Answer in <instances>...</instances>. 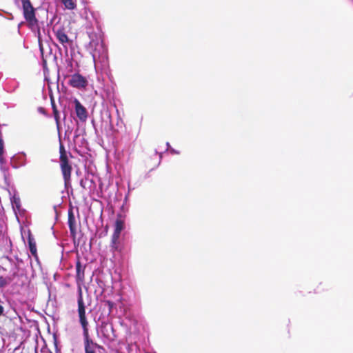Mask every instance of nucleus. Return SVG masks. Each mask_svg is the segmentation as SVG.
Segmentation results:
<instances>
[{
	"mask_svg": "<svg viewBox=\"0 0 353 353\" xmlns=\"http://www.w3.org/2000/svg\"><path fill=\"white\" fill-rule=\"evenodd\" d=\"M77 304L79 323L83 329L85 353H107L105 349L102 345L94 342L90 336L89 323L85 314V306L81 288L79 289Z\"/></svg>",
	"mask_w": 353,
	"mask_h": 353,
	"instance_id": "nucleus-1",
	"label": "nucleus"
},
{
	"mask_svg": "<svg viewBox=\"0 0 353 353\" xmlns=\"http://www.w3.org/2000/svg\"><path fill=\"white\" fill-rule=\"evenodd\" d=\"M59 163L60 169L62 173L64 184L65 187L70 185L72 168L67 155V152L64 145L61 143L59 145Z\"/></svg>",
	"mask_w": 353,
	"mask_h": 353,
	"instance_id": "nucleus-2",
	"label": "nucleus"
},
{
	"mask_svg": "<svg viewBox=\"0 0 353 353\" xmlns=\"http://www.w3.org/2000/svg\"><path fill=\"white\" fill-rule=\"evenodd\" d=\"M100 333L104 343H110L117 339V334L113 325L109 322H101L100 325Z\"/></svg>",
	"mask_w": 353,
	"mask_h": 353,
	"instance_id": "nucleus-3",
	"label": "nucleus"
},
{
	"mask_svg": "<svg viewBox=\"0 0 353 353\" xmlns=\"http://www.w3.org/2000/svg\"><path fill=\"white\" fill-rule=\"evenodd\" d=\"M23 14L26 21L31 26L38 24V20L35 16V9L30 0H21Z\"/></svg>",
	"mask_w": 353,
	"mask_h": 353,
	"instance_id": "nucleus-4",
	"label": "nucleus"
},
{
	"mask_svg": "<svg viewBox=\"0 0 353 353\" xmlns=\"http://www.w3.org/2000/svg\"><path fill=\"white\" fill-rule=\"evenodd\" d=\"M68 77L70 79L68 83L72 88L85 89L88 85V80L79 73H75Z\"/></svg>",
	"mask_w": 353,
	"mask_h": 353,
	"instance_id": "nucleus-5",
	"label": "nucleus"
},
{
	"mask_svg": "<svg viewBox=\"0 0 353 353\" xmlns=\"http://www.w3.org/2000/svg\"><path fill=\"white\" fill-rule=\"evenodd\" d=\"M57 39L62 44L65 45L69 42V38L66 34L65 28L63 26L58 28L54 27L52 29Z\"/></svg>",
	"mask_w": 353,
	"mask_h": 353,
	"instance_id": "nucleus-6",
	"label": "nucleus"
},
{
	"mask_svg": "<svg viewBox=\"0 0 353 353\" xmlns=\"http://www.w3.org/2000/svg\"><path fill=\"white\" fill-rule=\"evenodd\" d=\"M74 103L75 105V112L77 117L81 121H85L88 119V112L86 108L82 105L77 99H74Z\"/></svg>",
	"mask_w": 353,
	"mask_h": 353,
	"instance_id": "nucleus-7",
	"label": "nucleus"
},
{
	"mask_svg": "<svg viewBox=\"0 0 353 353\" xmlns=\"http://www.w3.org/2000/svg\"><path fill=\"white\" fill-rule=\"evenodd\" d=\"M119 238L120 236H112L110 247L112 253H114L115 252H121L123 249Z\"/></svg>",
	"mask_w": 353,
	"mask_h": 353,
	"instance_id": "nucleus-8",
	"label": "nucleus"
},
{
	"mask_svg": "<svg viewBox=\"0 0 353 353\" xmlns=\"http://www.w3.org/2000/svg\"><path fill=\"white\" fill-rule=\"evenodd\" d=\"M28 246L30 249V252L32 255L36 259L38 258L37 255V245L34 239L33 238L30 231L28 232Z\"/></svg>",
	"mask_w": 353,
	"mask_h": 353,
	"instance_id": "nucleus-9",
	"label": "nucleus"
},
{
	"mask_svg": "<svg viewBox=\"0 0 353 353\" xmlns=\"http://www.w3.org/2000/svg\"><path fill=\"white\" fill-rule=\"evenodd\" d=\"M124 228V221L121 219V217H119L115 221L114 223V230L113 232L112 236H120L121 231Z\"/></svg>",
	"mask_w": 353,
	"mask_h": 353,
	"instance_id": "nucleus-10",
	"label": "nucleus"
},
{
	"mask_svg": "<svg viewBox=\"0 0 353 353\" xmlns=\"http://www.w3.org/2000/svg\"><path fill=\"white\" fill-rule=\"evenodd\" d=\"M84 269H85V267H83L81 265L80 261H78L76 264V272H77L76 278H77V281H80V282L83 281L84 277H85Z\"/></svg>",
	"mask_w": 353,
	"mask_h": 353,
	"instance_id": "nucleus-11",
	"label": "nucleus"
},
{
	"mask_svg": "<svg viewBox=\"0 0 353 353\" xmlns=\"http://www.w3.org/2000/svg\"><path fill=\"white\" fill-rule=\"evenodd\" d=\"M68 225L72 234H75L76 232V227H75V218L73 214L72 210L69 211L68 213Z\"/></svg>",
	"mask_w": 353,
	"mask_h": 353,
	"instance_id": "nucleus-12",
	"label": "nucleus"
},
{
	"mask_svg": "<svg viewBox=\"0 0 353 353\" xmlns=\"http://www.w3.org/2000/svg\"><path fill=\"white\" fill-rule=\"evenodd\" d=\"M61 3L68 10H74L77 6L74 0H61Z\"/></svg>",
	"mask_w": 353,
	"mask_h": 353,
	"instance_id": "nucleus-13",
	"label": "nucleus"
},
{
	"mask_svg": "<svg viewBox=\"0 0 353 353\" xmlns=\"http://www.w3.org/2000/svg\"><path fill=\"white\" fill-rule=\"evenodd\" d=\"M51 103H52V110H53V115H54V119L56 121L57 124L59 125V111L57 110V105H56L55 102H54V100L52 99Z\"/></svg>",
	"mask_w": 353,
	"mask_h": 353,
	"instance_id": "nucleus-14",
	"label": "nucleus"
},
{
	"mask_svg": "<svg viewBox=\"0 0 353 353\" xmlns=\"http://www.w3.org/2000/svg\"><path fill=\"white\" fill-rule=\"evenodd\" d=\"M11 202L14 204L17 208L20 207V199L16 195L11 197Z\"/></svg>",
	"mask_w": 353,
	"mask_h": 353,
	"instance_id": "nucleus-15",
	"label": "nucleus"
},
{
	"mask_svg": "<svg viewBox=\"0 0 353 353\" xmlns=\"http://www.w3.org/2000/svg\"><path fill=\"white\" fill-rule=\"evenodd\" d=\"M5 277L0 276V288H3L7 285Z\"/></svg>",
	"mask_w": 353,
	"mask_h": 353,
	"instance_id": "nucleus-16",
	"label": "nucleus"
},
{
	"mask_svg": "<svg viewBox=\"0 0 353 353\" xmlns=\"http://www.w3.org/2000/svg\"><path fill=\"white\" fill-rule=\"evenodd\" d=\"M16 275H17V273L14 272L12 276L5 277L8 285L10 284L13 281V279L16 276Z\"/></svg>",
	"mask_w": 353,
	"mask_h": 353,
	"instance_id": "nucleus-17",
	"label": "nucleus"
},
{
	"mask_svg": "<svg viewBox=\"0 0 353 353\" xmlns=\"http://www.w3.org/2000/svg\"><path fill=\"white\" fill-rule=\"evenodd\" d=\"M105 303L108 306V307H109V313H110L112 312V307L114 306L113 302L108 300V301H105Z\"/></svg>",
	"mask_w": 353,
	"mask_h": 353,
	"instance_id": "nucleus-18",
	"label": "nucleus"
},
{
	"mask_svg": "<svg viewBox=\"0 0 353 353\" xmlns=\"http://www.w3.org/2000/svg\"><path fill=\"white\" fill-rule=\"evenodd\" d=\"M5 162H6V159L3 157V153H1L0 155V163L3 164V163H5Z\"/></svg>",
	"mask_w": 353,
	"mask_h": 353,
	"instance_id": "nucleus-19",
	"label": "nucleus"
},
{
	"mask_svg": "<svg viewBox=\"0 0 353 353\" xmlns=\"http://www.w3.org/2000/svg\"><path fill=\"white\" fill-rule=\"evenodd\" d=\"M80 185L81 187H83V188H85V186L83 185V180H81L80 181Z\"/></svg>",
	"mask_w": 353,
	"mask_h": 353,
	"instance_id": "nucleus-20",
	"label": "nucleus"
}]
</instances>
